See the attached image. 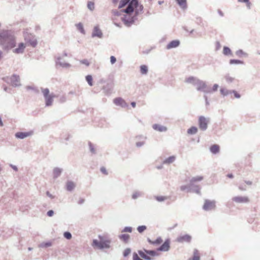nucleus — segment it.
<instances>
[{"label":"nucleus","mask_w":260,"mask_h":260,"mask_svg":"<svg viewBox=\"0 0 260 260\" xmlns=\"http://www.w3.org/2000/svg\"><path fill=\"white\" fill-rule=\"evenodd\" d=\"M138 6V0H120L118 8L123 16V19L126 23L132 22L135 9Z\"/></svg>","instance_id":"1"},{"label":"nucleus","mask_w":260,"mask_h":260,"mask_svg":"<svg viewBox=\"0 0 260 260\" xmlns=\"http://www.w3.org/2000/svg\"><path fill=\"white\" fill-rule=\"evenodd\" d=\"M0 45H4L7 49L12 48L15 46V41L8 31H4L0 33Z\"/></svg>","instance_id":"2"},{"label":"nucleus","mask_w":260,"mask_h":260,"mask_svg":"<svg viewBox=\"0 0 260 260\" xmlns=\"http://www.w3.org/2000/svg\"><path fill=\"white\" fill-rule=\"evenodd\" d=\"M100 241H93L92 246L99 249L109 248L110 247L111 240L106 236H99Z\"/></svg>","instance_id":"3"},{"label":"nucleus","mask_w":260,"mask_h":260,"mask_svg":"<svg viewBox=\"0 0 260 260\" xmlns=\"http://www.w3.org/2000/svg\"><path fill=\"white\" fill-rule=\"evenodd\" d=\"M170 248V241L167 240L165 242L156 250H145L146 254L149 255L151 256L154 257L158 256L159 255V251L166 252L169 251Z\"/></svg>","instance_id":"4"},{"label":"nucleus","mask_w":260,"mask_h":260,"mask_svg":"<svg viewBox=\"0 0 260 260\" xmlns=\"http://www.w3.org/2000/svg\"><path fill=\"white\" fill-rule=\"evenodd\" d=\"M41 90L45 100L46 105L47 106H51L52 104L55 95L50 93L48 88H42Z\"/></svg>","instance_id":"5"},{"label":"nucleus","mask_w":260,"mask_h":260,"mask_svg":"<svg viewBox=\"0 0 260 260\" xmlns=\"http://www.w3.org/2000/svg\"><path fill=\"white\" fill-rule=\"evenodd\" d=\"M208 120L204 116H200L199 118V125L201 129L206 130L207 128Z\"/></svg>","instance_id":"6"},{"label":"nucleus","mask_w":260,"mask_h":260,"mask_svg":"<svg viewBox=\"0 0 260 260\" xmlns=\"http://www.w3.org/2000/svg\"><path fill=\"white\" fill-rule=\"evenodd\" d=\"M232 201L236 203L242 204L249 202V200L246 196H237L232 198Z\"/></svg>","instance_id":"7"},{"label":"nucleus","mask_w":260,"mask_h":260,"mask_svg":"<svg viewBox=\"0 0 260 260\" xmlns=\"http://www.w3.org/2000/svg\"><path fill=\"white\" fill-rule=\"evenodd\" d=\"M215 208V202L206 200L203 206V209L205 210H210Z\"/></svg>","instance_id":"8"},{"label":"nucleus","mask_w":260,"mask_h":260,"mask_svg":"<svg viewBox=\"0 0 260 260\" xmlns=\"http://www.w3.org/2000/svg\"><path fill=\"white\" fill-rule=\"evenodd\" d=\"M25 41L26 42V45H30L33 47H36L37 44V41L35 37L31 35L30 39H28L25 37Z\"/></svg>","instance_id":"9"},{"label":"nucleus","mask_w":260,"mask_h":260,"mask_svg":"<svg viewBox=\"0 0 260 260\" xmlns=\"http://www.w3.org/2000/svg\"><path fill=\"white\" fill-rule=\"evenodd\" d=\"M32 134V132H17L15 134V136L16 138L19 139H24L27 137L31 136Z\"/></svg>","instance_id":"10"},{"label":"nucleus","mask_w":260,"mask_h":260,"mask_svg":"<svg viewBox=\"0 0 260 260\" xmlns=\"http://www.w3.org/2000/svg\"><path fill=\"white\" fill-rule=\"evenodd\" d=\"M26 44L20 43L18 44L17 48L13 50V52L17 54L22 53L26 47Z\"/></svg>","instance_id":"11"},{"label":"nucleus","mask_w":260,"mask_h":260,"mask_svg":"<svg viewBox=\"0 0 260 260\" xmlns=\"http://www.w3.org/2000/svg\"><path fill=\"white\" fill-rule=\"evenodd\" d=\"M114 103L117 105L120 106L122 107H125L127 106L126 103L121 98H117L114 100Z\"/></svg>","instance_id":"12"},{"label":"nucleus","mask_w":260,"mask_h":260,"mask_svg":"<svg viewBox=\"0 0 260 260\" xmlns=\"http://www.w3.org/2000/svg\"><path fill=\"white\" fill-rule=\"evenodd\" d=\"M20 82V78L17 75H13L11 77V83L13 86H18L19 85Z\"/></svg>","instance_id":"13"},{"label":"nucleus","mask_w":260,"mask_h":260,"mask_svg":"<svg viewBox=\"0 0 260 260\" xmlns=\"http://www.w3.org/2000/svg\"><path fill=\"white\" fill-rule=\"evenodd\" d=\"M191 237L188 235H185L180 236L178 238L177 240L180 242H189L191 241Z\"/></svg>","instance_id":"14"},{"label":"nucleus","mask_w":260,"mask_h":260,"mask_svg":"<svg viewBox=\"0 0 260 260\" xmlns=\"http://www.w3.org/2000/svg\"><path fill=\"white\" fill-rule=\"evenodd\" d=\"M180 42L178 40H174L170 42L167 46V48L170 49L173 48L177 47L179 46Z\"/></svg>","instance_id":"15"},{"label":"nucleus","mask_w":260,"mask_h":260,"mask_svg":"<svg viewBox=\"0 0 260 260\" xmlns=\"http://www.w3.org/2000/svg\"><path fill=\"white\" fill-rule=\"evenodd\" d=\"M196 84L197 85V89L198 90H202L206 88L205 83L199 80H197V83H196Z\"/></svg>","instance_id":"16"},{"label":"nucleus","mask_w":260,"mask_h":260,"mask_svg":"<svg viewBox=\"0 0 260 260\" xmlns=\"http://www.w3.org/2000/svg\"><path fill=\"white\" fill-rule=\"evenodd\" d=\"M148 241L151 244L157 245H159L162 243V240L160 237H158L154 241L151 240L150 239H148Z\"/></svg>","instance_id":"17"},{"label":"nucleus","mask_w":260,"mask_h":260,"mask_svg":"<svg viewBox=\"0 0 260 260\" xmlns=\"http://www.w3.org/2000/svg\"><path fill=\"white\" fill-rule=\"evenodd\" d=\"M145 249H144V251L139 250L138 251V254L140 255V256L141 257H142L146 260H151V258L149 256L147 255V254H146V253L145 252Z\"/></svg>","instance_id":"18"},{"label":"nucleus","mask_w":260,"mask_h":260,"mask_svg":"<svg viewBox=\"0 0 260 260\" xmlns=\"http://www.w3.org/2000/svg\"><path fill=\"white\" fill-rule=\"evenodd\" d=\"M179 6L183 9L187 8V0H176Z\"/></svg>","instance_id":"19"},{"label":"nucleus","mask_w":260,"mask_h":260,"mask_svg":"<svg viewBox=\"0 0 260 260\" xmlns=\"http://www.w3.org/2000/svg\"><path fill=\"white\" fill-rule=\"evenodd\" d=\"M153 128L159 132H164L167 130V128L165 126L156 124L153 125Z\"/></svg>","instance_id":"20"},{"label":"nucleus","mask_w":260,"mask_h":260,"mask_svg":"<svg viewBox=\"0 0 260 260\" xmlns=\"http://www.w3.org/2000/svg\"><path fill=\"white\" fill-rule=\"evenodd\" d=\"M92 36L93 37L96 36V37L101 38L102 36V32L101 30L98 27H95L93 29Z\"/></svg>","instance_id":"21"},{"label":"nucleus","mask_w":260,"mask_h":260,"mask_svg":"<svg viewBox=\"0 0 260 260\" xmlns=\"http://www.w3.org/2000/svg\"><path fill=\"white\" fill-rule=\"evenodd\" d=\"M130 238V236L128 234H124L119 236V238L123 241L125 243H127Z\"/></svg>","instance_id":"22"},{"label":"nucleus","mask_w":260,"mask_h":260,"mask_svg":"<svg viewBox=\"0 0 260 260\" xmlns=\"http://www.w3.org/2000/svg\"><path fill=\"white\" fill-rule=\"evenodd\" d=\"M200 256L199 251L197 250H194L193 251V255L191 258L189 260H200Z\"/></svg>","instance_id":"23"},{"label":"nucleus","mask_w":260,"mask_h":260,"mask_svg":"<svg viewBox=\"0 0 260 260\" xmlns=\"http://www.w3.org/2000/svg\"><path fill=\"white\" fill-rule=\"evenodd\" d=\"M210 151L213 153H216L219 151V146L217 145H213L211 146Z\"/></svg>","instance_id":"24"},{"label":"nucleus","mask_w":260,"mask_h":260,"mask_svg":"<svg viewBox=\"0 0 260 260\" xmlns=\"http://www.w3.org/2000/svg\"><path fill=\"white\" fill-rule=\"evenodd\" d=\"M198 128L196 126H192L187 130V134L189 135H193L197 133Z\"/></svg>","instance_id":"25"},{"label":"nucleus","mask_w":260,"mask_h":260,"mask_svg":"<svg viewBox=\"0 0 260 260\" xmlns=\"http://www.w3.org/2000/svg\"><path fill=\"white\" fill-rule=\"evenodd\" d=\"M75 187V184L73 182H68L67 183V189L69 191H71Z\"/></svg>","instance_id":"26"},{"label":"nucleus","mask_w":260,"mask_h":260,"mask_svg":"<svg viewBox=\"0 0 260 260\" xmlns=\"http://www.w3.org/2000/svg\"><path fill=\"white\" fill-rule=\"evenodd\" d=\"M197 80H198L195 79L194 77H190L186 79L185 82L196 84V83H197Z\"/></svg>","instance_id":"27"},{"label":"nucleus","mask_w":260,"mask_h":260,"mask_svg":"<svg viewBox=\"0 0 260 260\" xmlns=\"http://www.w3.org/2000/svg\"><path fill=\"white\" fill-rule=\"evenodd\" d=\"M140 71L142 74H146L148 72V68L145 65H142L140 67Z\"/></svg>","instance_id":"28"},{"label":"nucleus","mask_w":260,"mask_h":260,"mask_svg":"<svg viewBox=\"0 0 260 260\" xmlns=\"http://www.w3.org/2000/svg\"><path fill=\"white\" fill-rule=\"evenodd\" d=\"M175 156H170V157H168V158L164 160V163L170 164V163L173 162L175 160Z\"/></svg>","instance_id":"29"},{"label":"nucleus","mask_w":260,"mask_h":260,"mask_svg":"<svg viewBox=\"0 0 260 260\" xmlns=\"http://www.w3.org/2000/svg\"><path fill=\"white\" fill-rule=\"evenodd\" d=\"M61 173V170L59 169L55 168L53 170V175L54 178H56L59 176Z\"/></svg>","instance_id":"30"},{"label":"nucleus","mask_w":260,"mask_h":260,"mask_svg":"<svg viewBox=\"0 0 260 260\" xmlns=\"http://www.w3.org/2000/svg\"><path fill=\"white\" fill-rule=\"evenodd\" d=\"M223 53L224 55H226L232 54L231 49L227 47H224L223 49Z\"/></svg>","instance_id":"31"},{"label":"nucleus","mask_w":260,"mask_h":260,"mask_svg":"<svg viewBox=\"0 0 260 260\" xmlns=\"http://www.w3.org/2000/svg\"><path fill=\"white\" fill-rule=\"evenodd\" d=\"M86 80L88 83L89 84V85H92V77L91 75H87L86 77Z\"/></svg>","instance_id":"32"},{"label":"nucleus","mask_w":260,"mask_h":260,"mask_svg":"<svg viewBox=\"0 0 260 260\" xmlns=\"http://www.w3.org/2000/svg\"><path fill=\"white\" fill-rule=\"evenodd\" d=\"M147 229V227L145 225H141L139 226L137 228V230L139 233H142L145 230H146Z\"/></svg>","instance_id":"33"},{"label":"nucleus","mask_w":260,"mask_h":260,"mask_svg":"<svg viewBox=\"0 0 260 260\" xmlns=\"http://www.w3.org/2000/svg\"><path fill=\"white\" fill-rule=\"evenodd\" d=\"M203 179V177L201 176H197L196 177H193L190 180L191 183H193L196 181H200Z\"/></svg>","instance_id":"34"},{"label":"nucleus","mask_w":260,"mask_h":260,"mask_svg":"<svg viewBox=\"0 0 260 260\" xmlns=\"http://www.w3.org/2000/svg\"><path fill=\"white\" fill-rule=\"evenodd\" d=\"M87 6L89 9L90 10H93L94 8V4L92 2H89L88 3Z\"/></svg>","instance_id":"35"},{"label":"nucleus","mask_w":260,"mask_h":260,"mask_svg":"<svg viewBox=\"0 0 260 260\" xmlns=\"http://www.w3.org/2000/svg\"><path fill=\"white\" fill-rule=\"evenodd\" d=\"M131 252V250L129 248H126L123 251V255L124 256H127Z\"/></svg>","instance_id":"36"},{"label":"nucleus","mask_w":260,"mask_h":260,"mask_svg":"<svg viewBox=\"0 0 260 260\" xmlns=\"http://www.w3.org/2000/svg\"><path fill=\"white\" fill-rule=\"evenodd\" d=\"M77 28L82 33L84 32V29L81 23H78L76 25Z\"/></svg>","instance_id":"37"},{"label":"nucleus","mask_w":260,"mask_h":260,"mask_svg":"<svg viewBox=\"0 0 260 260\" xmlns=\"http://www.w3.org/2000/svg\"><path fill=\"white\" fill-rule=\"evenodd\" d=\"M64 237L67 239H70L72 238V235L70 233L66 232L63 234Z\"/></svg>","instance_id":"38"},{"label":"nucleus","mask_w":260,"mask_h":260,"mask_svg":"<svg viewBox=\"0 0 260 260\" xmlns=\"http://www.w3.org/2000/svg\"><path fill=\"white\" fill-rule=\"evenodd\" d=\"M230 63L231 64H234V63H242V62L239 60H236V59H231L230 60Z\"/></svg>","instance_id":"39"},{"label":"nucleus","mask_w":260,"mask_h":260,"mask_svg":"<svg viewBox=\"0 0 260 260\" xmlns=\"http://www.w3.org/2000/svg\"><path fill=\"white\" fill-rule=\"evenodd\" d=\"M132 232V228L131 227H125L122 231V232H128L131 233Z\"/></svg>","instance_id":"40"},{"label":"nucleus","mask_w":260,"mask_h":260,"mask_svg":"<svg viewBox=\"0 0 260 260\" xmlns=\"http://www.w3.org/2000/svg\"><path fill=\"white\" fill-rule=\"evenodd\" d=\"M80 62L82 64H85L86 66H88L90 64L89 61L87 59H83L80 61Z\"/></svg>","instance_id":"41"},{"label":"nucleus","mask_w":260,"mask_h":260,"mask_svg":"<svg viewBox=\"0 0 260 260\" xmlns=\"http://www.w3.org/2000/svg\"><path fill=\"white\" fill-rule=\"evenodd\" d=\"M166 199H167L166 197H163V196H159V197H156V199L159 202L163 201L165 200Z\"/></svg>","instance_id":"42"},{"label":"nucleus","mask_w":260,"mask_h":260,"mask_svg":"<svg viewBox=\"0 0 260 260\" xmlns=\"http://www.w3.org/2000/svg\"><path fill=\"white\" fill-rule=\"evenodd\" d=\"M51 245V242H47L41 244V246L43 247H47Z\"/></svg>","instance_id":"43"},{"label":"nucleus","mask_w":260,"mask_h":260,"mask_svg":"<svg viewBox=\"0 0 260 260\" xmlns=\"http://www.w3.org/2000/svg\"><path fill=\"white\" fill-rule=\"evenodd\" d=\"M110 61L112 64H114L116 61V59L114 56L110 57Z\"/></svg>","instance_id":"44"},{"label":"nucleus","mask_w":260,"mask_h":260,"mask_svg":"<svg viewBox=\"0 0 260 260\" xmlns=\"http://www.w3.org/2000/svg\"><path fill=\"white\" fill-rule=\"evenodd\" d=\"M233 93H234V96L235 98H240V95L239 93H238L237 91H235V90H233Z\"/></svg>","instance_id":"45"},{"label":"nucleus","mask_w":260,"mask_h":260,"mask_svg":"<svg viewBox=\"0 0 260 260\" xmlns=\"http://www.w3.org/2000/svg\"><path fill=\"white\" fill-rule=\"evenodd\" d=\"M101 172H102L104 174H105V175H107V174H108V173H107V170H106V168H104V167H102V168H101Z\"/></svg>","instance_id":"46"},{"label":"nucleus","mask_w":260,"mask_h":260,"mask_svg":"<svg viewBox=\"0 0 260 260\" xmlns=\"http://www.w3.org/2000/svg\"><path fill=\"white\" fill-rule=\"evenodd\" d=\"M220 92L223 95H226L228 94V91L225 89H221Z\"/></svg>","instance_id":"47"},{"label":"nucleus","mask_w":260,"mask_h":260,"mask_svg":"<svg viewBox=\"0 0 260 260\" xmlns=\"http://www.w3.org/2000/svg\"><path fill=\"white\" fill-rule=\"evenodd\" d=\"M218 88V85L217 84H214L212 87V90L213 91H216Z\"/></svg>","instance_id":"48"},{"label":"nucleus","mask_w":260,"mask_h":260,"mask_svg":"<svg viewBox=\"0 0 260 260\" xmlns=\"http://www.w3.org/2000/svg\"><path fill=\"white\" fill-rule=\"evenodd\" d=\"M53 214H54V212L52 210H49L47 212V215L49 216H52L53 215Z\"/></svg>","instance_id":"49"},{"label":"nucleus","mask_w":260,"mask_h":260,"mask_svg":"<svg viewBox=\"0 0 260 260\" xmlns=\"http://www.w3.org/2000/svg\"><path fill=\"white\" fill-rule=\"evenodd\" d=\"M84 202V200L83 199H80L78 201V204H81L83 203Z\"/></svg>","instance_id":"50"},{"label":"nucleus","mask_w":260,"mask_h":260,"mask_svg":"<svg viewBox=\"0 0 260 260\" xmlns=\"http://www.w3.org/2000/svg\"><path fill=\"white\" fill-rule=\"evenodd\" d=\"M249 0H238L239 2L248 3Z\"/></svg>","instance_id":"51"},{"label":"nucleus","mask_w":260,"mask_h":260,"mask_svg":"<svg viewBox=\"0 0 260 260\" xmlns=\"http://www.w3.org/2000/svg\"><path fill=\"white\" fill-rule=\"evenodd\" d=\"M186 188H187V187H186V186H182L181 187V189L182 190H185Z\"/></svg>","instance_id":"52"},{"label":"nucleus","mask_w":260,"mask_h":260,"mask_svg":"<svg viewBox=\"0 0 260 260\" xmlns=\"http://www.w3.org/2000/svg\"><path fill=\"white\" fill-rule=\"evenodd\" d=\"M120 0H113V3L114 4H117L118 2H119Z\"/></svg>","instance_id":"53"},{"label":"nucleus","mask_w":260,"mask_h":260,"mask_svg":"<svg viewBox=\"0 0 260 260\" xmlns=\"http://www.w3.org/2000/svg\"><path fill=\"white\" fill-rule=\"evenodd\" d=\"M227 176L230 178H233V175L232 174H229L227 175Z\"/></svg>","instance_id":"54"},{"label":"nucleus","mask_w":260,"mask_h":260,"mask_svg":"<svg viewBox=\"0 0 260 260\" xmlns=\"http://www.w3.org/2000/svg\"><path fill=\"white\" fill-rule=\"evenodd\" d=\"M131 105L133 106V107H134V108L136 107V103H135V102H132L131 103Z\"/></svg>","instance_id":"55"},{"label":"nucleus","mask_w":260,"mask_h":260,"mask_svg":"<svg viewBox=\"0 0 260 260\" xmlns=\"http://www.w3.org/2000/svg\"><path fill=\"white\" fill-rule=\"evenodd\" d=\"M47 194L49 197H50L52 198V196L49 193V192L48 191V192H47Z\"/></svg>","instance_id":"56"},{"label":"nucleus","mask_w":260,"mask_h":260,"mask_svg":"<svg viewBox=\"0 0 260 260\" xmlns=\"http://www.w3.org/2000/svg\"><path fill=\"white\" fill-rule=\"evenodd\" d=\"M246 183L248 185H251L252 184L251 182L250 181H248L246 182Z\"/></svg>","instance_id":"57"},{"label":"nucleus","mask_w":260,"mask_h":260,"mask_svg":"<svg viewBox=\"0 0 260 260\" xmlns=\"http://www.w3.org/2000/svg\"><path fill=\"white\" fill-rule=\"evenodd\" d=\"M133 198H134V199H136V198H137V196H136V195H135V194H134V195L133 196Z\"/></svg>","instance_id":"58"},{"label":"nucleus","mask_w":260,"mask_h":260,"mask_svg":"<svg viewBox=\"0 0 260 260\" xmlns=\"http://www.w3.org/2000/svg\"><path fill=\"white\" fill-rule=\"evenodd\" d=\"M158 3H159V5H161V4H162V3H163V2L159 1V2H158Z\"/></svg>","instance_id":"59"},{"label":"nucleus","mask_w":260,"mask_h":260,"mask_svg":"<svg viewBox=\"0 0 260 260\" xmlns=\"http://www.w3.org/2000/svg\"><path fill=\"white\" fill-rule=\"evenodd\" d=\"M1 57H2V52L0 51V59L1 58Z\"/></svg>","instance_id":"60"},{"label":"nucleus","mask_w":260,"mask_h":260,"mask_svg":"<svg viewBox=\"0 0 260 260\" xmlns=\"http://www.w3.org/2000/svg\"><path fill=\"white\" fill-rule=\"evenodd\" d=\"M141 144H138V143H137V145L138 146H141Z\"/></svg>","instance_id":"61"},{"label":"nucleus","mask_w":260,"mask_h":260,"mask_svg":"<svg viewBox=\"0 0 260 260\" xmlns=\"http://www.w3.org/2000/svg\"><path fill=\"white\" fill-rule=\"evenodd\" d=\"M141 144H138V143H137V145L138 146H141Z\"/></svg>","instance_id":"62"},{"label":"nucleus","mask_w":260,"mask_h":260,"mask_svg":"<svg viewBox=\"0 0 260 260\" xmlns=\"http://www.w3.org/2000/svg\"><path fill=\"white\" fill-rule=\"evenodd\" d=\"M240 189H241V190L243 189V188H242L241 187H240Z\"/></svg>","instance_id":"63"}]
</instances>
